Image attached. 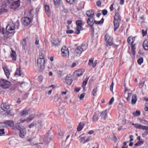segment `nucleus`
<instances>
[{"label":"nucleus","mask_w":148,"mask_h":148,"mask_svg":"<svg viewBox=\"0 0 148 148\" xmlns=\"http://www.w3.org/2000/svg\"><path fill=\"white\" fill-rule=\"evenodd\" d=\"M94 12L93 10H88L86 12V15L89 18L94 17Z\"/></svg>","instance_id":"obj_15"},{"label":"nucleus","mask_w":148,"mask_h":148,"mask_svg":"<svg viewBox=\"0 0 148 148\" xmlns=\"http://www.w3.org/2000/svg\"><path fill=\"white\" fill-rule=\"evenodd\" d=\"M99 114V112H96L95 113L93 117V121H97Z\"/></svg>","instance_id":"obj_27"},{"label":"nucleus","mask_w":148,"mask_h":148,"mask_svg":"<svg viewBox=\"0 0 148 148\" xmlns=\"http://www.w3.org/2000/svg\"><path fill=\"white\" fill-rule=\"evenodd\" d=\"M144 110L145 111H148V103H145Z\"/></svg>","instance_id":"obj_61"},{"label":"nucleus","mask_w":148,"mask_h":148,"mask_svg":"<svg viewBox=\"0 0 148 148\" xmlns=\"http://www.w3.org/2000/svg\"><path fill=\"white\" fill-rule=\"evenodd\" d=\"M143 46L145 50H148V40L144 41L143 43Z\"/></svg>","instance_id":"obj_24"},{"label":"nucleus","mask_w":148,"mask_h":148,"mask_svg":"<svg viewBox=\"0 0 148 148\" xmlns=\"http://www.w3.org/2000/svg\"><path fill=\"white\" fill-rule=\"evenodd\" d=\"M11 57L12 58V59L14 61H16V53L14 51H12V53L11 54Z\"/></svg>","instance_id":"obj_32"},{"label":"nucleus","mask_w":148,"mask_h":148,"mask_svg":"<svg viewBox=\"0 0 148 148\" xmlns=\"http://www.w3.org/2000/svg\"><path fill=\"white\" fill-rule=\"evenodd\" d=\"M120 21L119 20H114L113 23L114 27V31H115L118 28L119 26Z\"/></svg>","instance_id":"obj_16"},{"label":"nucleus","mask_w":148,"mask_h":148,"mask_svg":"<svg viewBox=\"0 0 148 148\" xmlns=\"http://www.w3.org/2000/svg\"><path fill=\"white\" fill-rule=\"evenodd\" d=\"M38 67L40 69V71H42L45 68V60L38 59L37 60Z\"/></svg>","instance_id":"obj_5"},{"label":"nucleus","mask_w":148,"mask_h":148,"mask_svg":"<svg viewBox=\"0 0 148 148\" xmlns=\"http://www.w3.org/2000/svg\"><path fill=\"white\" fill-rule=\"evenodd\" d=\"M1 109L4 111H6L10 108V106L5 103H3L1 105Z\"/></svg>","instance_id":"obj_17"},{"label":"nucleus","mask_w":148,"mask_h":148,"mask_svg":"<svg viewBox=\"0 0 148 148\" xmlns=\"http://www.w3.org/2000/svg\"><path fill=\"white\" fill-rule=\"evenodd\" d=\"M57 73L58 75L60 77H62L64 75V73H63V72L60 70L58 71H57Z\"/></svg>","instance_id":"obj_41"},{"label":"nucleus","mask_w":148,"mask_h":148,"mask_svg":"<svg viewBox=\"0 0 148 148\" xmlns=\"http://www.w3.org/2000/svg\"><path fill=\"white\" fill-rule=\"evenodd\" d=\"M100 116L104 120H106L108 116L107 110H106L102 111L100 114Z\"/></svg>","instance_id":"obj_18"},{"label":"nucleus","mask_w":148,"mask_h":148,"mask_svg":"<svg viewBox=\"0 0 148 148\" xmlns=\"http://www.w3.org/2000/svg\"><path fill=\"white\" fill-rule=\"evenodd\" d=\"M82 23V21L81 20L77 21L76 22V24L77 26H81Z\"/></svg>","instance_id":"obj_47"},{"label":"nucleus","mask_w":148,"mask_h":148,"mask_svg":"<svg viewBox=\"0 0 148 148\" xmlns=\"http://www.w3.org/2000/svg\"><path fill=\"white\" fill-rule=\"evenodd\" d=\"M94 59V58H90L89 60L88 64L90 66H92L93 68H95L97 63V61L95 60L94 62H93Z\"/></svg>","instance_id":"obj_12"},{"label":"nucleus","mask_w":148,"mask_h":148,"mask_svg":"<svg viewBox=\"0 0 148 148\" xmlns=\"http://www.w3.org/2000/svg\"><path fill=\"white\" fill-rule=\"evenodd\" d=\"M97 88L96 87L93 90L92 93L94 96H95V94L97 92Z\"/></svg>","instance_id":"obj_57"},{"label":"nucleus","mask_w":148,"mask_h":148,"mask_svg":"<svg viewBox=\"0 0 148 148\" xmlns=\"http://www.w3.org/2000/svg\"><path fill=\"white\" fill-rule=\"evenodd\" d=\"M15 126L16 129L18 130H21L22 129L21 127V126L20 125L19 123H16V124Z\"/></svg>","instance_id":"obj_48"},{"label":"nucleus","mask_w":148,"mask_h":148,"mask_svg":"<svg viewBox=\"0 0 148 148\" xmlns=\"http://www.w3.org/2000/svg\"><path fill=\"white\" fill-rule=\"evenodd\" d=\"M104 21V19L102 18L99 21H97L95 20V23L96 24H99L102 23Z\"/></svg>","instance_id":"obj_43"},{"label":"nucleus","mask_w":148,"mask_h":148,"mask_svg":"<svg viewBox=\"0 0 148 148\" xmlns=\"http://www.w3.org/2000/svg\"><path fill=\"white\" fill-rule=\"evenodd\" d=\"M10 127H13L14 126V122L12 121H6L4 122L0 123V126H2L4 127L6 125V124Z\"/></svg>","instance_id":"obj_9"},{"label":"nucleus","mask_w":148,"mask_h":148,"mask_svg":"<svg viewBox=\"0 0 148 148\" xmlns=\"http://www.w3.org/2000/svg\"><path fill=\"white\" fill-rule=\"evenodd\" d=\"M143 62V59L142 58H139L137 60V62L139 64H140Z\"/></svg>","instance_id":"obj_52"},{"label":"nucleus","mask_w":148,"mask_h":148,"mask_svg":"<svg viewBox=\"0 0 148 148\" xmlns=\"http://www.w3.org/2000/svg\"><path fill=\"white\" fill-rule=\"evenodd\" d=\"M65 81L66 84L69 85H70L72 83L73 79L71 78V77L67 76L65 78Z\"/></svg>","instance_id":"obj_23"},{"label":"nucleus","mask_w":148,"mask_h":148,"mask_svg":"<svg viewBox=\"0 0 148 148\" xmlns=\"http://www.w3.org/2000/svg\"><path fill=\"white\" fill-rule=\"evenodd\" d=\"M59 98L58 95L57 94H56L54 97V101L55 102H57L58 101Z\"/></svg>","instance_id":"obj_49"},{"label":"nucleus","mask_w":148,"mask_h":148,"mask_svg":"<svg viewBox=\"0 0 148 148\" xmlns=\"http://www.w3.org/2000/svg\"><path fill=\"white\" fill-rule=\"evenodd\" d=\"M26 133V131L25 128L22 129L20 130L19 136L22 138H23L25 137Z\"/></svg>","instance_id":"obj_20"},{"label":"nucleus","mask_w":148,"mask_h":148,"mask_svg":"<svg viewBox=\"0 0 148 148\" xmlns=\"http://www.w3.org/2000/svg\"><path fill=\"white\" fill-rule=\"evenodd\" d=\"M106 41L107 42V45H108L110 46H111L113 44L112 38Z\"/></svg>","instance_id":"obj_35"},{"label":"nucleus","mask_w":148,"mask_h":148,"mask_svg":"<svg viewBox=\"0 0 148 148\" xmlns=\"http://www.w3.org/2000/svg\"><path fill=\"white\" fill-rule=\"evenodd\" d=\"M7 11L6 9L4 8L0 9V15L3 12H6Z\"/></svg>","instance_id":"obj_58"},{"label":"nucleus","mask_w":148,"mask_h":148,"mask_svg":"<svg viewBox=\"0 0 148 148\" xmlns=\"http://www.w3.org/2000/svg\"><path fill=\"white\" fill-rule=\"evenodd\" d=\"M87 23L90 27L91 30V34H93L94 28L93 25L95 23V19L94 17L88 18L87 21Z\"/></svg>","instance_id":"obj_4"},{"label":"nucleus","mask_w":148,"mask_h":148,"mask_svg":"<svg viewBox=\"0 0 148 148\" xmlns=\"http://www.w3.org/2000/svg\"><path fill=\"white\" fill-rule=\"evenodd\" d=\"M112 38L108 34H106L105 36V40L106 41Z\"/></svg>","instance_id":"obj_54"},{"label":"nucleus","mask_w":148,"mask_h":148,"mask_svg":"<svg viewBox=\"0 0 148 148\" xmlns=\"http://www.w3.org/2000/svg\"><path fill=\"white\" fill-rule=\"evenodd\" d=\"M45 9L46 12L47 14H49L50 13V10L49 9V6L48 5H45Z\"/></svg>","instance_id":"obj_37"},{"label":"nucleus","mask_w":148,"mask_h":148,"mask_svg":"<svg viewBox=\"0 0 148 148\" xmlns=\"http://www.w3.org/2000/svg\"><path fill=\"white\" fill-rule=\"evenodd\" d=\"M4 130L3 128L0 129V135L3 134H5Z\"/></svg>","instance_id":"obj_60"},{"label":"nucleus","mask_w":148,"mask_h":148,"mask_svg":"<svg viewBox=\"0 0 148 148\" xmlns=\"http://www.w3.org/2000/svg\"><path fill=\"white\" fill-rule=\"evenodd\" d=\"M4 28L0 29V37L2 38L5 39L8 37V33L6 31L5 32Z\"/></svg>","instance_id":"obj_8"},{"label":"nucleus","mask_w":148,"mask_h":148,"mask_svg":"<svg viewBox=\"0 0 148 148\" xmlns=\"http://www.w3.org/2000/svg\"><path fill=\"white\" fill-rule=\"evenodd\" d=\"M84 72V70L83 69H79L74 72V75L75 77H79L82 75Z\"/></svg>","instance_id":"obj_13"},{"label":"nucleus","mask_w":148,"mask_h":148,"mask_svg":"<svg viewBox=\"0 0 148 148\" xmlns=\"http://www.w3.org/2000/svg\"><path fill=\"white\" fill-rule=\"evenodd\" d=\"M66 1L67 2L70 4H71L74 2V0H66Z\"/></svg>","instance_id":"obj_63"},{"label":"nucleus","mask_w":148,"mask_h":148,"mask_svg":"<svg viewBox=\"0 0 148 148\" xmlns=\"http://www.w3.org/2000/svg\"><path fill=\"white\" fill-rule=\"evenodd\" d=\"M123 104L121 103H120L118 105V107L119 109L122 108L123 107Z\"/></svg>","instance_id":"obj_59"},{"label":"nucleus","mask_w":148,"mask_h":148,"mask_svg":"<svg viewBox=\"0 0 148 148\" xmlns=\"http://www.w3.org/2000/svg\"><path fill=\"white\" fill-rule=\"evenodd\" d=\"M114 20H119L121 21V19L120 18L119 15L118 13H116L115 16L114 17Z\"/></svg>","instance_id":"obj_34"},{"label":"nucleus","mask_w":148,"mask_h":148,"mask_svg":"<svg viewBox=\"0 0 148 148\" xmlns=\"http://www.w3.org/2000/svg\"><path fill=\"white\" fill-rule=\"evenodd\" d=\"M137 95L136 94L133 95L132 96L131 103L132 104H135L137 101Z\"/></svg>","instance_id":"obj_22"},{"label":"nucleus","mask_w":148,"mask_h":148,"mask_svg":"<svg viewBox=\"0 0 148 148\" xmlns=\"http://www.w3.org/2000/svg\"><path fill=\"white\" fill-rule=\"evenodd\" d=\"M107 11L106 10H104L102 11V14L103 15H106L107 13Z\"/></svg>","instance_id":"obj_64"},{"label":"nucleus","mask_w":148,"mask_h":148,"mask_svg":"<svg viewBox=\"0 0 148 148\" xmlns=\"http://www.w3.org/2000/svg\"><path fill=\"white\" fill-rule=\"evenodd\" d=\"M3 69L4 70L5 74L7 78H9L10 73L9 70L6 67H3Z\"/></svg>","instance_id":"obj_25"},{"label":"nucleus","mask_w":148,"mask_h":148,"mask_svg":"<svg viewBox=\"0 0 148 148\" xmlns=\"http://www.w3.org/2000/svg\"><path fill=\"white\" fill-rule=\"evenodd\" d=\"M84 125V124L83 123H80L79 124L77 127V130L79 131H81Z\"/></svg>","instance_id":"obj_29"},{"label":"nucleus","mask_w":148,"mask_h":148,"mask_svg":"<svg viewBox=\"0 0 148 148\" xmlns=\"http://www.w3.org/2000/svg\"><path fill=\"white\" fill-rule=\"evenodd\" d=\"M11 84L10 82L4 79H0V86L2 88L6 89L8 88Z\"/></svg>","instance_id":"obj_1"},{"label":"nucleus","mask_w":148,"mask_h":148,"mask_svg":"<svg viewBox=\"0 0 148 148\" xmlns=\"http://www.w3.org/2000/svg\"><path fill=\"white\" fill-rule=\"evenodd\" d=\"M27 40L26 39H24L22 42V45H23V49H24V50H25V47L26 45Z\"/></svg>","instance_id":"obj_36"},{"label":"nucleus","mask_w":148,"mask_h":148,"mask_svg":"<svg viewBox=\"0 0 148 148\" xmlns=\"http://www.w3.org/2000/svg\"><path fill=\"white\" fill-rule=\"evenodd\" d=\"M62 55L63 57H68L69 51L68 48L66 46H63L61 49Z\"/></svg>","instance_id":"obj_6"},{"label":"nucleus","mask_w":148,"mask_h":148,"mask_svg":"<svg viewBox=\"0 0 148 148\" xmlns=\"http://www.w3.org/2000/svg\"><path fill=\"white\" fill-rule=\"evenodd\" d=\"M127 41L128 43L130 44H133V40H132L131 37H129L128 38Z\"/></svg>","instance_id":"obj_44"},{"label":"nucleus","mask_w":148,"mask_h":148,"mask_svg":"<svg viewBox=\"0 0 148 148\" xmlns=\"http://www.w3.org/2000/svg\"><path fill=\"white\" fill-rule=\"evenodd\" d=\"M128 90L126 88H125V92L124 94V97L126 99L128 102H130V98L131 97L132 94L131 93H127L126 91H128Z\"/></svg>","instance_id":"obj_10"},{"label":"nucleus","mask_w":148,"mask_h":148,"mask_svg":"<svg viewBox=\"0 0 148 148\" xmlns=\"http://www.w3.org/2000/svg\"><path fill=\"white\" fill-rule=\"evenodd\" d=\"M132 125H134V127L138 128L139 129V127H140V124H134V123H133L132 124Z\"/></svg>","instance_id":"obj_55"},{"label":"nucleus","mask_w":148,"mask_h":148,"mask_svg":"<svg viewBox=\"0 0 148 148\" xmlns=\"http://www.w3.org/2000/svg\"><path fill=\"white\" fill-rule=\"evenodd\" d=\"M29 110L26 108H25L20 114V116H21L25 117L28 114Z\"/></svg>","instance_id":"obj_21"},{"label":"nucleus","mask_w":148,"mask_h":148,"mask_svg":"<svg viewBox=\"0 0 148 148\" xmlns=\"http://www.w3.org/2000/svg\"><path fill=\"white\" fill-rule=\"evenodd\" d=\"M140 127L139 129H141L143 130H145L146 131H148V126H143L140 124Z\"/></svg>","instance_id":"obj_39"},{"label":"nucleus","mask_w":148,"mask_h":148,"mask_svg":"<svg viewBox=\"0 0 148 148\" xmlns=\"http://www.w3.org/2000/svg\"><path fill=\"white\" fill-rule=\"evenodd\" d=\"M21 69L20 68H18L17 69L16 71L15 75H17V76H21V73H20Z\"/></svg>","instance_id":"obj_38"},{"label":"nucleus","mask_w":148,"mask_h":148,"mask_svg":"<svg viewBox=\"0 0 148 148\" xmlns=\"http://www.w3.org/2000/svg\"><path fill=\"white\" fill-rule=\"evenodd\" d=\"M34 11L33 9L31 10L29 12V15L31 16H34Z\"/></svg>","instance_id":"obj_56"},{"label":"nucleus","mask_w":148,"mask_h":148,"mask_svg":"<svg viewBox=\"0 0 148 148\" xmlns=\"http://www.w3.org/2000/svg\"><path fill=\"white\" fill-rule=\"evenodd\" d=\"M51 42L53 44V45H54L55 46L60 45V41L59 40L57 39H53L51 40Z\"/></svg>","instance_id":"obj_26"},{"label":"nucleus","mask_w":148,"mask_h":148,"mask_svg":"<svg viewBox=\"0 0 148 148\" xmlns=\"http://www.w3.org/2000/svg\"><path fill=\"white\" fill-rule=\"evenodd\" d=\"M83 27L82 26H77L75 28V30L76 32L75 33L77 34H78L80 33V31L82 30Z\"/></svg>","instance_id":"obj_28"},{"label":"nucleus","mask_w":148,"mask_h":148,"mask_svg":"<svg viewBox=\"0 0 148 148\" xmlns=\"http://www.w3.org/2000/svg\"><path fill=\"white\" fill-rule=\"evenodd\" d=\"M145 83V81L144 80L143 78V79L139 83V86H140L142 87Z\"/></svg>","instance_id":"obj_50"},{"label":"nucleus","mask_w":148,"mask_h":148,"mask_svg":"<svg viewBox=\"0 0 148 148\" xmlns=\"http://www.w3.org/2000/svg\"><path fill=\"white\" fill-rule=\"evenodd\" d=\"M47 137L46 136H43L40 137V140L41 142H48L51 140V138L50 137Z\"/></svg>","instance_id":"obj_19"},{"label":"nucleus","mask_w":148,"mask_h":148,"mask_svg":"<svg viewBox=\"0 0 148 148\" xmlns=\"http://www.w3.org/2000/svg\"><path fill=\"white\" fill-rule=\"evenodd\" d=\"M114 100V99L113 97H112L111 99L110 100L109 103V105H111L112 103L113 102Z\"/></svg>","instance_id":"obj_62"},{"label":"nucleus","mask_w":148,"mask_h":148,"mask_svg":"<svg viewBox=\"0 0 148 148\" xmlns=\"http://www.w3.org/2000/svg\"><path fill=\"white\" fill-rule=\"evenodd\" d=\"M85 45V44H82L81 45V46L78 47L77 48L75 49L74 51V53L76 56L79 55L83 51L86 49Z\"/></svg>","instance_id":"obj_3"},{"label":"nucleus","mask_w":148,"mask_h":148,"mask_svg":"<svg viewBox=\"0 0 148 148\" xmlns=\"http://www.w3.org/2000/svg\"><path fill=\"white\" fill-rule=\"evenodd\" d=\"M84 4L85 2L84 1H82L81 2V3L79 4V8L80 9H82V8H84Z\"/></svg>","instance_id":"obj_51"},{"label":"nucleus","mask_w":148,"mask_h":148,"mask_svg":"<svg viewBox=\"0 0 148 148\" xmlns=\"http://www.w3.org/2000/svg\"><path fill=\"white\" fill-rule=\"evenodd\" d=\"M5 114L8 116H12L14 115V113L12 110H10L6 112Z\"/></svg>","instance_id":"obj_31"},{"label":"nucleus","mask_w":148,"mask_h":148,"mask_svg":"<svg viewBox=\"0 0 148 148\" xmlns=\"http://www.w3.org/2000/svg\"><path fill=\"white\" fill-rule=\"evenodd\" d=\"M36 125V122H33L28 127L30 128H31L33 127Z\"/></svg>","instance_id":"obj_53"},{"label":"nucleus","mask_w":148,"mask_h":148,"mask_svg":"<svg viewBox=\"0 0 148 148\" xmlns=\"http://www.w3.org/2000/svg\"><path fill=\"white\" fill-rule=\"evenodd\" d=\"M20 0H18L17 1H14L11 4L10 8L15 10L18 8L20 5Z\"/></svg>","instance_id":"obj_7"},{"label":"nucleus","mask_w":148,"mask_h":148,"mask_svg":"<svg viewBox=\"0 0 148 148\" xmlns=\"http://www.w3.org/2000/svg\"><path fill=\"white\" fill-rule=\"evenodd\" d=\"M88 77L86 78L84 80L83 82V84L82 85V86L83 88H84L88 80Z\"/></svg>","instance_id":"obj_40"},{"label":"nucleus","mask_w":148,"mask_h":148,"mask_svg":"<svg viewBox=\"0 0 148 148\" xmlns=\"http://www.w3.org/2000/svg\"><path fill=\"white\" fill-rule=\"evenodd\" d=\"M15 25L13 23H10L6 27L5 30L7 32L8 34H13L15 32Z\"/></svg>","instance_id":"obj_2"},{"label":"nucleus","mask_w":148,"mask_h":148,"mask_svg":"<svg viewBox=\"0 0 148 148\" xmlns=\"http://www.w3.org/2000/svg\"><path fill=\"white\" fill-rule=\"evenodd\" d=\"M36 117V115L34 114L29 115L27 118L28 122H29L32 121Z\"/></svg>","instance_id":"obj_30"},{"label":"nucleus","mask_w":148,"mask_h":148,"mask_svg":"<svg viewBox=\"0 0 148 148\" xmlns=\"http://www.w3.org/2000/svg\"><path fill=\"white\" fill-rule=\"evenodd\" d=\"M22 21L23 24L25 26L29 25L31 22V19L27 17H25L22 18Z\"/></svg>","instance_id":"obj_11"},{"label":"nucleus","mask_w":148,"mask_h":148,"mask_svg":"<svg viewBox=\"0 0 148 148\" xmlns=\"http://www.w3.org/2000/svg\"><path fill=\"white\" fill-rule=\"evenodd\" d=\"M54 4L56 6L58 7L60 4L61 0H53Z\"/></svg>","instance_id":"obj_33"},{"label":"nucleus","mask_w":148,"mask_h":148,"mask_svg":"<svg viewBox=\"0 0 148 148\" xmlns=\"http://www.w3.org/2000/svg\"><path fill=\"white\" fill-rule=\"evenodd\" d=\"M91 140L90 137H88L86 138V136L82 137L79 139L80 142L84 144L90 141Z\"/></svg>","instance_id":"obj_14"},{"label":"nucleus","mask_w":148,"mask_h":148,"mask_svg":"<svg viewBox=\"0 0 148 148\" xmlns=\"http://www.w3.org/2000/svg\"><path fill=\"white\" fill-rule=\"evenodd\" d=\"M38 59H41V60H45L44 56L42 52L39 53V58Z\"/></svg>","instance_id":"obj_46"},{"label":"nucleus","mask_w":148,"mask_h":148,"mask_svg":"<svg viewBox=\"0 0 148 148\" xmlns=\"http://www.w3.org/2000/svg\"><path fill=\"white\" fill-rule=\"evenodd\" d=\"M144 142L142 141H139L135 144V146H140L143 144Z\"/></svg>","instance_id":"obj_45"},{"label":"nucleus","mask_w":148,"mask_h":148,"mask_svg":"<svg viewBox=\"0 0 148 148\" xmlns=\"http://www.w3.org/2000/svg\"><path fill=\"white\" fill-rule=\"evenodd\" d=\"M133 115L135 116H138L140 114V112L138 110H136L135 112L132 113Z\"/></svg>","instance_id":"obj_42"}]
</instances>
